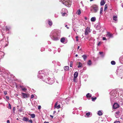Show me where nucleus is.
<instances>
[{"label": "nucleus", "instance_id": "51", "mask_svg": "<svg viewBox=\"0 0 123 123\" xmlns=\"http://www.w3.org/2000/svg\"><path fill=\"white\" fill-rule=\"evenodd\" d=\"M56 61H53L52 62V63L54 64L56 63Z\"/></svg>", "mask_w": 123, "mask_h": 123}, {"label": "nucleus", "instance_id": "16", "mask_svg": "<svg viewBox=\"0 0 123 123\" xmlns=\"http://www.w3.org/2000/svg\"><path fill=\"white\" fill-rule=\"evenodd\" d=\"M113 20L115 21H117V15L115 16L114 15L113 17Z\"/></svg>", "mask_w": 123, "mask_h": 123}, {"label": "nucleus", "instance_id": "8", "mask_svg": "<svg viewBox=\"0 0 123 123\" xmlns=\"http://www.w3.org/2000/svg\"><path fill=\"white\" fill-rule=\"evenodd\" d=\"M120 106L117 103H115L113 105V109H117Z\"/></svg>", "mask_w": 123, "mask_h": 123}, {"label": "nucleus", "instance_id": "56", "mask_svg": "<svg viewBox=\"0 0 123 123\" xmlns=\"http://www.w3.org/2000/svg\"><path fill=\"white\" fill-rule=\"evenodd\" d=\"M4 94L5 95H6L7 94V92L6 91H5L4 92Z\"/></svg>", "mask_w": 123, "mask_h": 123}, {"label": "nucleus", "instance_id": "19", "mask_svg": "<svg viewBox=\"0 0 123 123\" xmlns=\"http://www.w3.org/2000/svg\"><path fill=\"white\" fill-rule=\"evenodd\" d=\"M65 39L64 37H62L61 38L60 41L62 43H64Z\"/></svg>", "mask_w": 123, "mask_h": 123}, {"label": "nucleus", "instance_id": "61", "mask_svg": "<svg viewBox=\"0 0 123 123\" xmlns=\"http://www.w3.org/2000/svg\"><path fill=\"white\" fill-rule=\"evenodd\" d=\"M48 50L49 51H51V49H48Z\"/></svg>", "mask_w": 123, "mask_h": 123}, {"label": "nucleus", "instance_id": "4", "mask_svg": "<svg viewBox=\"0 0 123 123\" xmlns=\"http://www.w3.org/2000/svg\"><path fill=\"white\" fill-rule=\"evenodd\" d=\"M117 75L121 79L123 77V65L118 68L116 72Z\"/></svg>", "mask_w": 123, "mask_h": 123}, {"label": "nucleus", "instance_id": "27", "mask_svg": "<svg viewBox=\"0 0 123 123\" xmlns=\"http://www.w3.org/2000/svg\"><path fill=\"white\" fill-rule=\"evenodd\" d=\"M62 12H67V10L65 9V8H63L62 10V11H61Z\"/></svg>", "mask_w": 123, "mask_h": 123}, {"label": "nucleus", "instance_id": "6", "mask_svg": "<svg viewBox=\"0 0 123 123\" xmlns=\"http://www.w3.org/2000/svg\"><path fill=\"white\" fill-rule=\"evenodd\" d=\"M44 81H45L46 82L50 85H51L54 82V81L53 78L51 79L48 77L45 79Z\"/></svg>", "mask_w": 123, "mask_h": 123}, {"label": "nucleus", "instance_id": "37", "mask_svg": "<svg viewBox=\"0 0 123 123\" xmlns=\"http://www.w3.org/2000/svg\"><path fill=\"white\" fill-rule=\"evenodd\" d=\"M107 8V4H106L105 6V7H104V11H105V10H106Z\"/></svg>", "mask_w": 123, "mask_h": 123}, {"label": "nucleus", "instance_id": "1", "mask_svg": "<svg viewBox=\"0 0 123 123\" xmlns=\"http://www.w3.org/2000/svg\"><path fill=\"white\" fill-rule=\"evenodd\" d=\"M50 36L53 40L54 41H58L60 38V32L58 30H54L51 32Z\"/></svg>", "mask_w": 123, "mask_h": 123}, {"label": "nucleus", "instance_id": "2", "mask_svg": "<svg viewBox=\"0 0 123 123\" xmlns=\"http://www.w3.org/2000/svg\"><path fill=\"white\" fill-rule=\"evenodd\" d=\"M50 72L47 69L41 70L38 72L37 75L38 78L41 79L44 81L45 79L48 77V75L49 74Z\"/></svg>", "mask_w": 123, "mask_h": 123}, {"label": "nucleus", "instance_id": "52", "mask_svg": "<svg viewBox=\"0 0 123 123\" xmlns=\"http://www.w3.org/2000/svg\"><path fill=\"white\" fill-rule=\"evenodd\" d=\"M57 102H56V103L55 104V107H56V106H57Z\"/></svg>", "mask_w": 123, "mask_h": 123}, {"label": "nucleus", "instance_id": "31", "mask_svg": "<svg viewBox=\"0 0 123 123\" xmlns=\"http://www.w3.org/2000/svg\"><path fill=\"white\" fill-rule=\"evenodd\" d=\"M103 7H101L100 9V14H101L102 13V12L103 11Z\"/></svg>", "mask_w": 123, "mask_h": 123}, {"label": "nucleus", "instance_id": "46", "mask_svg": "<svg viewBox=\"0 0 123 123\" xmlns=\"http://www.w3.org/2000/svg\"><path fill=\"white\" fill-rule=\"evenodd\" d=\"M120 121H115L114 123H120Z\"/></svg>", "mask_w": 123, "mask_h": 123}, {"label": "nucleus", "instance_id": "10", "mask_svg": "<svg viewBox=\"0 0 123 123\" xmlns=\"http://www.w3.org/2000/svg\"><path fill=\"white\" fill-rule=\"evenodd\" d=\"M120 113V112L119 111H118L116 112L115 114V116L116 118H117L119 117V114Z\"/></svg>", "mask_w": 123, "mask_h": 123}, {"label": "nucleus", "instance_id": "64", "mask_svg": "<svg viewBox=\"0 0 123 123\" xmlns=\"http://www.w3.org/2000/svg\"><path fill=\"white\" fill-rule=\"evenodd\" d=\"M43 123H49V122H48L45 121Z\"/></svg>", "mask_w": 123, "mask_h": 123}, {"label": "nucleus", "instance_id": "48", "mask_svg": "<svg viewBox=\"0 0 123 123\" xmlns=\"http://www.w3.org/2000/svg\"><path fill=\"white\" fill-rule=\"evenodd\" d=\"M38 109L40 110L41 108V106L40 105H39L38 107Z\"/></svg>", "mask_w": 123, "mask_h": 123}, {"label": "nucleus", "instance_id": "63", "mask_svg": "<svg viewBox=\"0 0 123 123\" xmlns=\"http://www.w3.org/2000/svg\"><path fill=\"white\" fill-rule=\"evenodd\" d=\"M67 25H66L65 26V27H67V28L68 29H69V28L68 27H67Z\"/></svg>", "mask_w": 123, "mask_h": 123}, {"label": "nucleus", "instance_id": "17", "mask_svg": "<svg viewBox=\"0 0 123 123\" xmlns=\"http://www.w3.org/2000/svg\"><path fill=\"white\" fill-rule=\"evenodd\" d=\"M82 57L83 58L84 61H86L87 58V56L85 55H84L82 56Z\"/></svg>", "mask_w": 123, "mask_h": 123}, {"label": "nucleus", "instance_id": "24", "mask_svg": "<svg viewBox=\"0 0 123 123\" xmlns=\"http://www.w3.org/2000/svg\"><path fill=\"white\" fill-rule=\"evenodd\" d=\"M69 67L68 66H65L64 67V69L65 70L68 71L69 70Z\"/></svg>", "mask_w": 123, "mask_h": 123}, {"label": "nucleus", "instance_id": "5", "mask_svg": "<svg viewBox=\"0 0 123 123\" xmlns=\"http://www.w3.org/2000/svg\"><path fill=\"white\" fill-rule=\"evenodd\" d=\"M62 1V4L66 6L69 7L71 6V0H61Z\"/></svg>", "mask_w": 123, "mask_h": 123}, {"label": "nucleus", "instance_id": "57", "mask_svg": "<svg viewBox=\"0 0 123 123\" xmlns=\"http://www.w3.org/2000/svg\"><path fill=\"white\" fill-rule=\"evenodd\" d=\"M6 98L7 99H9V96H6Z\"/></svg>", "mask_w": 123, "mask_h": 123}, {"label": "nucleus", "instance_id": "39", "mask_svg": "<svg viewBox=\"0 0 123 123\" xmlns=\"http://www.w3.org/2000/svg\"><path fill=\"white\" fill-rule=\"evenodd\" d=\"M85 34L86 35H87L88 34V32L86 29L85 32Z\"/></svg>", "mask_w": 123, "mask_h": 123}, {"label": "nucleus", "instance_id": "3", "mask_svg": "<svg viewBox=\"0 0 123 123\" xmlns=\"http://www.w3.org/2000/svg\"><path fill=\"white\" fill-rule=\"evenodd\" d=\"M110 94L111 95L110 97L111 102L112 104L115 100V97L118 95V92L117 91L113 90L110 92Z\"/></svg>", "mask_w": 123, "mask_h": 123}, {"label": "nucleus", "instance_id": "29", "mask_svg": "<svg viewBox=\"0 0 123 123\" xmlns=\"http://www.w3.org/2000/svg\"><path fill=\"white\" fill-rule=\"evenodd\" d=\"M81 12L80 10L79 9L77 11V13L78 15H79L81 14Z\"/></svg>", "mask_w": 123, "mask_h": 123}, {"label": "nucleus", "instance_id": "36", "mask_svg": "<svg viewBox=\"0 0 123 123\" xmlns=\"http://www.w3.org/2000/svg\"><path fill=\"white\" fill-rule=\"evenodd\" d=\"M45 49L44 48L42 47L41 48L40 51L41 52H43L45 51Z\"/></svg>", "mask_w": 123, "mask_h": 123}, {"label": "nucleus", "instance_id": "21", "mask_svg": "<svg viewBox=\"0 0 123 123\" xmlns=\"http://www.w3.org/2000/svg\"><path fill=\"white\" fill-rule=\"evenodd\" d=\"M86 96L87 98H90L91 97L92 95L90 93H88L86 94Z\"/></svg>", "mask_w": 123, "mask_h": 123}, {"label": "nucleus", "instance_id": "11", "mask_svg": "<svg viewBox=\"0 0 123 123\" xmlns=\"http://www.w3.org/2000/svg\"><path fill=\"white\" fill-rule=\"evenodd\" d=\"M120 62L122 64H123V55L121 56L119 59Z\"/></svg>", "mask_w": 123, "mask_h": 123}, {"label": "nucleus", "instance_id": "33", "mask_svg": "<svg viewBox=\"0 0 123 123\" xmlns=\"http://www.w3.org/2000/svg\"><path fill=\"white\" fill-rule=\"evenodd\" d=\"M30 116H31V117L32 118H34L35 117V115L34 114H31L30 115Z\"/></svg>", "mask_w": 123, "mask_h": 123}, {"label": "nucleus", "instance_id": "60", "mask_svg": "<svg viewBox=\"0 0 123 123\" xmlns=\"http://www.w3.org/2000/svg\"><path fill=\"white\" fill-rule=\"evenodd\" d=\"M66 101L68 100V101L70 100V99L69 98H67L66 99Z\"/></svg>", "mask_w": 123, "mask_h": 123}, {"label": "nucleus", "instance_id": "15", "mask_svg": "<svg viewBox=\"0 0 123 123\" xmlns=\"http://www.w3.org/2000/svg\"><path fill=\"white\" fill-rule=\"evenodd\" d=\"M28 117H24L23 118V120L25 122H28Z\"/></svg>", "mask_w": 123, "mask_h": 123}, {"label": "nucleus", "instance_id": "58", "mask_svg": "<svg viewBox=\"0 0 123 123\" xmlns=\"http://www.w3.org/2000/svg\"><path fill=\"white\" fill-rule=\"evenodd\" d=\"M6 122L7 123H10V121L9 120H7Z\"/></svg>", "mask_w": 123, "mask_h": 123}, {"label": "nucleus", "instance_id": "42", "mask_svg": "<svg viewBox=\"0 0 123 123\" xmlns=\"http://www.w3.org/2000/svg\"><path fill=\"white\" fill-rule=\"evenodd\" d=\"M73 63V62L71 61L70 62V67H72Z\"/></svg>", "mask_w": 123, "mask_h": 123}, {"label": "nucleus", "instance_id": "38", "mask_svg": "<svg viewBox=\"0 0 123 123\" xmlns=\"http://www.w3.org/2000/svg\"><path fill=\"white\" fill-rule=\"evenodd\" d=\"M55 17V18H57L58 16V13H55L54 15Z\"/></svg>", "mask_w": 123, "mask_h": 123}, {"label": "nucleus", "instance_id": "55", "mask_svg": "<svg viewBox=\"0 0 123 123\" xmlns=\"http://www.w3.org/2000/svg\"><path fill=\"white\" fill-rule=\"evenodd\" d=\"M48 43V44H51V42L49 41H47Z\"/></svg>", "mask_w": 123, "mask_h": 123}, {"label": "nucleus", "instance_id": "14", "mask_svg": "<svg viewBox=\"0 0 123 123\" xmlns=\"http://www.w3.org/2000/svg\"><path fill=\"white\" fill-rule=\"evenodd\" d=\"M78 73L77 72H75L74 74V77L75 78H77L78 77Z\"/></svg>", "mask_w": 123, "mask_h": 123}, {"label": "nucleus", "instance_id": "53", "mask_svg": "<svg viewBox=\"0 0 123 123\" xmlns=\"http://www.w3.org/2000/svg\"><path fill=\"white\" fill-rule=\"evenodd\" d=\"M76 78H74L73 80L74 81V82H76Z\"/></svg>", "mask_w": 123, "mask_h": 123}, {"label": "nucleus", "instance_id": "23", "mask_svg": "<svg viewBox=\"0 0 123 123\" xmlns=\"http://www.w3.org/2000/svg\"><path fill=\"white\" fill-rule=\"evenodd\" d=\"M99 54L101 55V57H103L105 55L103 54V53L102 52H99Z\"/></svg>", "mask_w": 123, "mask_h": 123}, {"label": "nucleus", "instance_id": "20", "mask_svg": "<svg viewBox=\"0 0 123 123\" xmlns=\"http://www.w3.org/2000/svg\"><path fill=\"white\" fill-rule=\"evenodd\" d=\"M105 2L104 0H101L100 3V5L102 6L104 5L105 4Z\"/></svg>", "mask_w": 123, "mask_h": 123}, {"label": "nucleus", "instance_id": "12", "mask_svg": "<svg viewBox=\"0 0 123 123\" xmlns=\"http://www.w3.org/2000/svg\"><path fill=\"white\" fill-rule=\"evenodd\" d=\"M47 22L48 24L50 26H51L52 25V22L51 20H48L47 21Z\"/></svg>", "mask_w": 123, "mask_h": 123}, {"label": "nucleus", "instance_id": "9", "mask_svg": "<svg viewBox=\"0 0 123 123\" xmlns=\"http://www.w3.org/2000/svg\"><path fill=\"white\" fill-rule=\"evenodd\" d=\"M22 94L24 98H27L28 97V95L25 93L22 92Z\"/></svg>", "mask_w": 123, "mask_h": 123}, {"label": "nucleus", "instance_id": "50", "mask_svg": "<svg viewBox=\"0 0 123 123\" xmlns=\"http://www.w3.org/2000/svg\"><path fill=\"white\" fill-rule=\"evenodd\" d=\"M103 40H106L107 39L105 37H103Z\"/></svg>", "mask_w": 123, "mask_h": 123}, {"label": "nucleus", "instance_id": "47", "mask_svg": "<svg viewBox=\"0 0 123 123\" xmlns=\"http://www.w3.org/2000/svg\"><path fill=\"white\" fill-rule=\"evenodd\" d=\"M56 63L57 64V65L59 66H60L61 65L60 63L59 62H57Z\"/></svg>", "mask_w": 123, "mask_h": 123}, {"label": "nucleus", "instance_id": "45", "mask_svg": "<svg viewBox=\"0 0 123 123\" xmlns=\"http://www.w3.org/2000/svg\"><path fill=\"white\" fill-rule=\"evenodd\" d=\"M28 122H30L31 123H32V121L31 119L30 120H29V119H28Z\"/></svg>", "mask_w": 123, "mask_h": 123}, {"label": "nucleus", "instance_id": "59", "mask_svg": "<svg viewBox=\"0 0 123 123\" xmlns=\"http://www.w3.org/2000/svg\"><path fill=\"white\" fill-rule=\"evenodd\" d=\"M100 43H101L100 42H99L97 44L98 46L99 45Z\"/></svg>", "mask_w": 123, "mask_h": 123}, {"label": "nucleus", "instance_id": "34", "mask_svg": "<svg viewBox=\"0 0 123 123\" xmlns=\"http://www.w3.org/2000/svg\"><path fill=\"white\" fill-rule=\"evenodd\" d=\"M111 63L112 65H115L116 64V62L114 61H112L111 62Z\"/></svg>", "mask_w": 123, "mask_h": 123}, {"label": "nucleus", "instance_id": "13", "mask_svg": "<svg viewBox=\"0 0 123 123\" xmlns=\"http://www.w3.org/2000/svg\"><path fill=\"white\" fill-rule=\"evenodd\" d=\"M108 36L110 38H113V35L112 34H111L110 32H107Z\"/></svg>", "mask_w": 123, "mask_h": 123}, {"label": "nucleus", "instance_id": "62", "mask_svg": "<svg viewBox=\"0 0 123 123\" xmlns=\"http://www.w3.org/2000/svg\"><path fill=\"white\" fill-rule=\"evenodd\" d=\"M22 89V88H23V86H19Z\"/></svg>", "mask_w": 123, "mask_h": 123}, {"label": "nucleus", "instance_id": "26", "mask_svg": "<svg viewBox=\"0 0 123 123\" xmlns=\"http://www.w3.org/2000/svg\"><path fill=\"white\" fill-rule=\"evenodd\" d=\"M98 115L100 116L102 115V113L101 111L100 110L98 111Z\"/></svg>", "mask_w": 123, "mask_h": 123}, {"label": "nucleus", "instance_id": "35", "mask_svg": "<svg viewBox=\"0 0 123 123\" xmlns=\"http://www.w3.org/2000/svg\"><path fill=\"white\" fill-rule=\"evenodd\" d=\"M91 98L92 101H94L96 99L97 97H95L94 98L92 97V98Z\"/></svg>", "mask_w": 123, "mask_h": 123}, {"label": "nucleus", "instance_id": "22", "mask_svg": "<svg viewBox=\"0 0 123 123\" xmlns=\"http://www.w3.org/2000/svg\"><path fill=\"white\" fill-rule=\"evenodd\" d=\"M87 64L89 66H91L92 64V62L91 60H89L87 62Z\"/></svg>", "mask_w": 123, "mask_h": 123}, {"label": "nucleus", "instance_id": "40", "mask_svg": "<svg viewBox=\"0 0 123 123\" xmlns=\"http://www.w3.org/2000/svg\"><path fill=\"white\" fill-rule=\"evenodd\" d=\"M86 115L88 117H89V115H90V112H87L86 113Z\"/></svg>", "mask_w": 123, "mask_h": 123}, {"label": "nucleus", "instance_id": "25", "mask_svg": "<svg viewBox=\"0 0 123 123\" xmlns=\"http://www.w3.org/2000/svg\"><path fill=\"white\" fill-rule=\"evenodd\" d=\"M120 94L121 95L123 96V90H119L118 92V94Z\"/></svg>", "mask_w": 123, "mask_h": 123}, {"label": "nucleus", "instance_id": "32", "mask_svg": "<svg viewBox=\"0 0 123 123\" xmlns=\"http://www.w3.org/2000/svg\"><path fill=\"white\" fill-rule=\"evenodd\" d=\"M67 12H61V13L62 14V15L63 16H64L65 15H66V13Z\"/></svg>", "mask_w": 123, "mask_h": 123}, {"label": "nucleus", "instance_id": "28", "mask_svg": "<svg viewBox=\"0 0 123 123\" xmlns=\"http://www.w3.org/2000/svg\"><path fill=\"white\" fill-rule=\"evenodd\" d=\"M82 66V64L80 62H79V65L78 66V68H80Z\"/></svg>", "mask_w": 123, "mask_h": 123}, {"label": "nucleus", "instance_id": "49", "mask_svg": "<svg viewBox=\"0 0 123 123\" xmlns=\"http://www.w3.org/2000/svg\"><path fill=\"white\" fill-rule=\"evenodd\" d=\"M34 97V95L33 94H32L31 96V98H33Z\"/></svg>", "mask_w": 123, "mask_h": 123}, {"label": "nucleus", "instance_id": "41", "mask_svg": "<svg viewBox=\"0 0 123 123\" xmlns=\"http://www.w3.org/2000/svg\"><path fill=\"white\" fill-rule=\"evenodd\" d=\"M60 105H58L56 106L55 108H57V109H58L60 108Z\"/></svg>", "mask_w": 123, "mask_h": 123}, {"label": "nucleus", "instance_id": "30", "mask_svg": "<svg viewBox=\"0 0 123 123\" xmlns=\"http://www.w3.org/2000/svg\"><path fill=\"white\" fill-rule=\"evenodd\" d=\"M6 31H9L10 29V27H7V26H6Z\"/></svg>", "mask_w": 123, "mask_h": 123}, {"label": "nucleus", "instance_id": "44", "mask_svg": "<svg viewBox=\"0 0 123 123\" xmlns=\"http://www.w3.org/2000/svg\"><path fill=\"white\" fill-rule=\"evenodd\" d=\"M22 90L23 91H25L27 90V89L25 88H22Z\"/></svg>", "mask_w": 123, "mask_h": 123}, {"label": "nucleus", "instance_id": "43", "mask_svg": "<svg viewBox=\"0 0 123 123\" xmlns=\"http://www.w3.org/2000/svg\"><path fill=\"white\" fill-rule=\"evenodd\" d=\"M8 108L10 109H11V105L10 103H9Z\"/></svg>", "mask_w": 123, "mask_h": 123}, {"label": "nucleus", "instance_id": "18", "mask_svg": "<svg viewBox=\"0 0 123 123\" xmlns=\"http://www.w3.org/2000/svg\"><path fill=\"white\" fill-rule=\"evenodd\" d=\"M96 18L95 17H92L91 19V21L92 22L95 21L96 20Z\"/></svg>", "mask_w": 123, "mask_h": 123}, {"label": "nucleus", "instance_id": "54", "mask_svg": "<svg viewBox=\"0 0 123 123\" xmlns=\"http://www.w3.org/2000/svg\"><path fill=\"white\" fill-rule=\"evenodd\" d=\"M15 110V107H13V108L12 111H14Z\"/></svg>", "mask_w": 123, "mask_h": 123}, {"label": "nucleus", "instance_id": "7", "mask_svg": "<svg viewBox=\"0 0 123 123\" xmlns=\"http://www.w3.org/2000/svg\"><path fill=\"white\" fill-rule=\"evenodd\" d=\"M92 10H93L94 11V12L95 13L97 12L98 10V7L97 5H94L92 6Z\"/></svg>", "mask_w": 123, "mask_h": 123}]
</instances>
